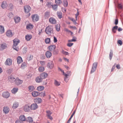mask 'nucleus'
I'll return each mask as SVG.
<instances>
[{
    "label": "nucleus",
    "mask_w": 123,
    "mask_h": 123,
    "mask_svg": "<svg viewBox=\"0 0 123 123\" xmlns=\"http://www.w3.org/2000/svg\"><path fill=\"white\" fill-rule=\"evenodd\" d=\"M2 96L4 98H7L10 96V94L8 92H3L2 93Z\"/></svg>",
    "instance_id": "obj_5"
},
{
    "label": "nucleus",
    "mask_w": 123,
    "mask_h": 123,
    "mask_svg": "<svg viewBox=\"0 0 123 123\" xmlns=\"http://www.w3.org/2000/svg\"><path fill=\"white\" fill-rule=\"evenodd\" d=\"M53 51H54L53 53V54L56 55L58 53V51L57 50H54Z\"/></svg>",
    "instance_id": "obj_55"
},
{
    "label": "nucleus",
    "mask_w": 123,
    "mask_h": 123,
    "mask_svg": "<svg viewBox=\"0 0 123 123\" xmlns=\"http://www.w3.org/2000/svg\"><path fill=\"white\" fill-rule=\"evenodd\" d=\"M31 10V8L29 6H24V10L25 13H29Z\"/></svg>",
    "instance_id": "obj_6"
},
{
    "label": "nucleus",
    "mask_w": 123,
    "mask_h": 123,
    "mask_svg": "<svg viewBox=\"0 0 123 123\" xmlns=\"http://www.w3.org/2000/svg\"><path fill=\"white\" fill-rule=\"evenodd\" d=\"M45 32L46 33L49 35H50L52 33H53V30L52 26H48L46 28Z\"/></svg>",
    "instance_id": "obj_2"
},
{
    "label": "nucleus",
    "mask_w": 123,
    "mask_h": 123,
    "mask_svg": "<svg viewBox=\"0 0 123 123\" xmlns=\"http://www.w3.org/2000/svg\"><path fill=\"white\" fill-rule=\"evenodd\" d=\"M44 68L43 67H39L38 68V71L39 72H42L44 71Z\"/></svg>",
    "instance_id": "obj_43"
},
{
    "label": "nucleus",
    "mask_w": 123,
    "mask_h": 123,
    "mask_svg": "<svg viewBox=\"0 0 123 123\" xmlns=\"http://www.w3.org/2000/svg\"><path fill=\"white\" fill-rule=\"evenodd\" d=\"M32 37V36L31 35H27L25 37V39L27 41H29Z\"/></svg>",
    "instance_id": "obj_27"
},
{
    "label": "nucleus",
    "mask_w": 123,
    "mask_h": 123,
    "mask_svg": "<svg viewBox=\"0 0 123 123\" xmlns=\"http://www.w3.org/2000/svg\"><path fill=\"white\" fill-rule=\"evenodd\" d=\"M13 48L14 49L18 51L19 50V48L17 45L19 43L20 41L18 39L15 38L13 40Z\"/></svg>",
    "instance_id": "obj_1"
},
{
    "label": "nucleus",
    "mask_w": 123,
    "mask_h": 123,
    "mask_svg": "<svg viewBox=\"0 0 123 123\" xmlns=\"http://www.w3.org/2000/svg\"><path fill=\"white\" fill-rule=\"evenodd\" d=\"M33 57V56L31 55H28L27 56V60L29 61L32 59Z\"/></svg>",
    "instance_id": "obj_32"
},
{
    "label": "nucleus",
    "mask_w": 123,
    "mask_h": 123,
    "mask_svg": "<svg viewBox=\"0 0 123 123\" xmlns=\"http://www.w3.org/2000/svg\"><path fill=\"white\" fill-rule=\"evenodd\" d=\"M96 68H92L90 72L91 74H92L96 70Z\"/></svg>",
    "instance_id": "obj_52"
},
{
    "label": "nucleus",
    "mask_w": 123,
    "mask_h": 123,
    "mask_svg": "<svg viewBox=\"0 0 123 123\" xmlns=\"http://www.w3.org/2000/svg\"><path fill=\"white\" fill-rule=\"evenodd\" d=\"M26 121L29 123H32L33 122V120L31 117H28L26 118Z\"/></svg>",
    "instance_id": "obj_40"
},
{
    "label": "nucleus",
    "mask_w": 123,
    "mask_h": 123,
    "mask_svg": "<svg viewBox=\"0 0 123 123\" xmlns=\"http://www.w3.org/2000/svg\"><path fill=\"white\" fill-rule=\"evenodd\" d=\"M28 89L29 91L31 92L34 90L35 88L33 86H28Z\"/></svg>",
    "instance_id": "obj_36"
},
{
    "label": "nucleus",
    "mask_w": 123,
    "mask_h": 123,
    "mask_svg": "<svg viewBox=\"0 0 123 123\" xmlns=\"http://www.w3.org/2000/svg\"><path fill=\"white\" fill-rule=\"evenodd\" d=\"M35 102L39 104L41 103L42 101L41 99L39 98H37L34 99Z\"/></svg>",
    "instance_id": "obj_17"
},
{
    "label": "nucleus",
    "mask_w": 123,
    "mask_h": 123,
    "mask_svg": "<svg viewBox=\"0 0 123 123\" xmlns=\"http://www.w3.org/2000/svg\"><path fill=\"white\" fill-rule=\"evenodd\" d=\"M45 92H42L41 93V96L43 97H44L45 96Z\"/></svg>",
    "instance_id": "obj_57"
},
{
    "label": "nucleus",
    "mask_w": 123,
    "mask_h": 123,
    "mask_svg": "<svg viewBox=\"0 0 123 123\" xmlns=\"http://www.w3.org/2000/svg\"><path fill=\"white\" fill-rule=\"evenodd\" d=\"M55 48V46L54 45H52L49 46L48 48L49 50L51 51H53Z\"/></svg>",
    "instance_id": "obj_21"
},
{
    "label": "nucleus",
    "mask_w": 123,
    "mask_h": 123,
    "mask_svg": "<svg viewBox=\"0 0 123 123\" xmlns=\"http://www.w3.org/2000/svg\"><path fill=\"white\" fill-rule=\"evenodd\" d=\"M62 53L66 55H68V52L64 51H62Z\"/></svg>",
    "instance_id": "obj_60"
},
{
    "label": "nucleus",
    "mask_w": 123,
    "mask_h": 123,
    "mask_svg": "<svg viewBox=\"0 0 123 123\" xmlns=\"http://www.w3.org/2000/svg\"><path fill=\"white\" fill-rule=\"evenodd\" d=\"M42 80V79L40 76L37 77L35 80L36 82L37 83L41 82Z\"/></svg>",
    "instance_id": "obj_26"
},
{
    "label": "nucleus",
    "mask_w": 123,
    "mask_h": 123,
    "mask_svg": "<svg viewBox=\"0 0 123 123\" xmlns=\"http://www.w3.org/2000/svg\"><path fill=\"white\" fill-rule=\"evenodd\" d=\"M52 7L53 10L55 11H57L58 8V5H57L56 4L53 5Z\"/></svg>",
    "instance_id": "obj_35"
},
{
    "label": "nucleus",
    "mask_w": 123,
    "mask_h": 123,
    "mask_svg": "<svg viewBox=\"0 0 123 123\" xmlns=\"http://www.w3.org/2000/svg\"><path fill=\"white\" fill-rule=\"evenodd\" d=\"M45 42L46 43H49L50 42V39L49 38H46L45 40Z\"/></svg>",
    "instance_id": "obj_50"
},
{
    "label": "nucleus",
    "mask_w": 123,
    "mask_h": 123,
    "mask_svg": "<svg viewBox=\"0 0 123 123\" xmlns=\"http://www.w3.org/2000/svg\"><path fill=\"white\" fill-rule=\"evenodd\" d=\"M55 2L57 5L61 4L62 2L61 0H55Z\"/></svg>",
    "instance_id": "obj_42"
},
{
    "label": "nucleus",
    "mask_w": 123,
    "mask_h": 123,
    "mask_svg": "<svg viewBox=\"0 0 123 123\" xmlns=\"http://www.w3.org/2000/svg\"><path fill=\"white\" fill-rule=\"evenodd\" d=\"M26 66V63L25 62H23L22 64L21 68L22 69H24L25 68Z\"/></svg>",
    "instance_id": "obj_48"
},
{
    "label": "nucleus",
    "mask_w": 123,
    "mask_h": 123,
    "mask_svg": "<svg viewBox=\"0 0 123 123\" xmlns=\"http://www.w3.org/2000/svg\"><path fill=\"white\" fill-rule=\"evenodd\" d=\"M55 29L56 30L58 31H59L60 29V26L59 24H57L55 26Z\"/></svg>",
    "instance_id": "obj_41"
},
{
    "label": "nucleus",
    "mask_w": 123,
    "mask_h": 123,
    "mask_svg": "<svg viewBox=\"0 0 123 123\" xmlns=\"http://www.w3.org/2000/svg\"><path fill=\"white\" fill-rule=\"evenodd\" d=\"M50 16V12H47L44 13V17L46 18H48Z\"/></svg>",
    "instance_id": "obj_33"
},
{
    "label": "nucleus",
    "mask_w": 123,
    "mask_h": 123,
    "mask_svg": "<svg viewBox=\"0 0 123 123\" xmlns=\"http://www.w3.org/2000/svg\"><path fill=\"white\" fill-rule=\"evenodd\" d=\"M68 3L67 0H65L64 2V5L65 7H67L68 6Z\"/></svg>",
    "instance_id": "obj_51"
},
{
    "label": "nucleus",
    "mask_w": 123,
    "mask_h": 123,
    "mask_svg": "<svg viewBox=\"0 0 123 123\" xmlns=\"http://www.w3.org/2000/svg\"><path fill=\"white\" fill-rule=\"evenodd\" d=\"M40 63L41 65L42 66L45 65L46 63L45 61H41L40 62Z\"/></svg>",
    "instance_id": "obj_54"
},
{
    "label": "nucleus",
    "mask_w": 123,
    "mask_h": 123,
    "mask_svg": "<svg viewBox=\"0 0 123 123\" xmlns=\"http://www.w3.org/2000/svg\"><path fill=\"white\" fill-rule=\"evenodd\" d=\"M57 40L55 36L54 37V43H56L57 42Z\"/></svg>",
    "instance_id": "obj_59"
},
{
    "label": "nucleus",
    "mask_w": 123,
    "mask_h": 123,
    "mask_svg": "<svg viewBox=\"0 0 123 123\" xmlns=\"http://www.w3.org/2000/svg\"><path fill=\"white\" fill-rule=\"evenodd\" d=\"M118 26H115L112 29V32L114 33L116 32V30L117 29Z\"/></svg>",
    "instance_id": "obj_38"
},
{
    "label": "nucleus",
    "mask_w": 123,
    "mask_h": 123,
    "mask_svg": "<svg viewBox=\"0 0 123 123\" xmlns=\"http://www.w3.org/2000/svg\"><path fill=\"white\" fill-rule=\"evenodd\" d=\"M23 82V80L19 79L18 78H17L16 79L15 84L17 85L18 86L21 84Z\"/></svg>",
    "instance_id": "obj_8"
},
{
    "label": "nucleus",
    "mask_w": 123,
    "mask_h": 123,
    "mask_svg": "<svg viewBox=\"0 0 123 123\" xmlns=\"http://www.w3.org/2000/svg\"><path fill=\"white\" fill-rule=\"evenodd\" d=\"M73 44V43H69L67 44V45L69 47H71Z\"/></svg>",
    "instance_id": "obj_56"
},
{
    "label": "nucleus",
    "mask_w": 123,
    "mask_h": 123,
    "mask_svg": "<svg viewBox=\"0 0 123 123\" xmlns=\"http://www.w3.org/2000/svg\"><path fill=\"white\" fill-rule=\"evenodd\" d=\"M23 62V60L21 57L18 56L17 58V62L18 64H20Z\"/></svg>",
    "instance_id": "obj_29"
},
{
    "label": "nucleus",
    "mask_w": 123,
    "mask_h": 123,
    "mask_svg": "<svg viewBox=\"0 0 123 123\" xmlns=\"http://www.w3.org/2000/svg\"><path fill=\"white\" fill-rule=\"evenodd\" d=\"M18 106L19 104L18 102H14L13 104L12 108L14 109H15L18 107Z\"/></svg>",
    "instance_id": "obj_22"
},
{
    "label": "nucleus",
    "mask_w": 123,
    "mask_h": 123,
    "mask_svg": "<svg viewBox=\"0 0 123 123\" xmlns=\"http://www.w3.org/2000/svg\"><path fill=\"white\" fill-rule=\"evenodd\" d=\"M47 67L49 68L50 69H52L54 66V63L53 62L51 61H49L48 63Z\"/></svg>",
    "instance_id": "obj_11"
},
{
    "label": "nucleus",
    "mask_w": 123,
    "mask_h": 123,
    "mask_svg": "<svg viewBox=\"0 0 123 123\" xmlns=\"http://www.w3.org/2000/svg\"><path fill=\"white\" fill-rule=\"evenodd\" d=\"M8 80L9 81L12 83H15L16 79L12 76H9L8 77Z\"/></svg>",
    "instance_id": "obj_15"
},
{
    "label": "nucleus",
    "mask_w": 123,
    "mask_h": 123,
    "mask_svg": "<svg viewBox=\"0 0 123 123\" xmlns=\"http://www.w3.org/2000/svg\"><path fill=\"white\" fill-rule=\"evenodd\" d=\"M54 83L55 85L57 86H58L60 85V82H58L56 80H55Z\"/></svg>",
    "instance_id": "obj_44"
},
{
    "label": "nucleus",
    "mask_w": 123,
    "mask_h": 123,
    "mask_svg": "<svg viewBox=\"0 0 123 123\" xmlns=\"http://www.w3.org/2000/svg\"><path fill=\"white\" fill-rule=\"evenodd\" d=\"M68 18L70 20L73 21L74 23L75 24H77V23L76 22L75 20H74V18H70V17H69Z\"/></svg>",
    "instance_id": "obj_49"
},
{
    "label": "nucleus",
    "mask_w": 123,
    "mask_h": 123,
    "mask_svg": "<svg viewBox=\"0 0 123 123\" xmlns=\"http://www.w3.org/2000/svg\"><path fill=\"white\" fill-rule=\"evenodd\" d=\"M33 25L31 24L27 25H26V28L28 30L31 29L33 28Z\"/></svg>",
    "instance_id": "obj_28"
},
{
    "label": "nucleus",
    "mask_w": 123,
    "mask_h": 123,
    "mask_svg": "<svg viewBox=\"0 0 123 123\" xmlns=\"http://www.w3.org/2000/svg\"><path fill=\"white\" fill-rule=\"evenodd\" d=\"M44 89V87L42 86H40L38 87L37 88V90L39 91H40L43 90Z\"/></svg>",
    "instance_id": "obj_39"
},
{
    "label": "nucleus",
    "mask_w": 123,
    "mask_h": 123,
    "mask_svg": "<svg viewBox=\"0 0 123 123\" xmlns=\"http://www.w3.org/2000/svg\"><path fill=\"white\" fill-rule=\"evenodd\" d=\"M10 109L7 106H5L3 107V111L4 113L5 114H8L9 111Z\"/></svg>",
    "instance_id": "obj_9"
},
{
    "label": "nucleus",
    "mask_w": 123,
    "mask_h": 123,
    "mask_svg": "<svg viewBox=\"0 0 123 123\" xmlns=\"http://www.w3.org/2000/svg\"><path fill=\"white\" fill-rule=\"evenodd\" d=\"M97 62H95L93 63L92 68L97 69Z\"/></svg>",
    "instance_id": "obj_45"
},
{
    "label": "nucleus",
    "mask_w": 123,
    "mask_h": 123,
    "mask_svg": "<svg viewBox=\"0 0 123 123\" xmlns=\"http://www.w3.org/2000/svg\"><path fill=\"white\" fill-rule=\"evenodd\" d=\"M12 60L10 58L7 59L6 62L5 64L6 65H8L10 66L12 64Z\"/></svg>",
    "instance_id": "obj_10"
},
{
    "label": "nucleus",
    "mask_w": 123,
    "mask_h": 123,
    "mask_svg": "<svg viewBox=\"0 0 123 123\" xmlns=\"http://www.w3.org/2000/svg\"><path fill=\"white\" fill-rule=\"evenodd\" d=\"M15 123H23V122H21L20 120H17L16 121Z\"/></svg>",
    "instance_id": "obj_64"
},
{
    "label": "nucleus",
    "mask_w": 123,
    "mask_h": 123,
    "mask_svg": "<svg viewBox=\"0 0 123 123\" xmlns=\"http://www.w3.org/2000/svg\"><path fill=\"white\" fill-rule=\"evenodd\" d=\"M46 113H47V116L49 115H51V114L52 113V112H51L49 111H47Z\"/></svg>",
    "instance_id": "obj_53"
},
{
    "label": "nucleus",
    "mask_w": 123,
    "mask_h": 123,
    "mask_svg": "<svg viewBox=\"0 0 123 123\" xmlns=\"http://www.w3.org/2000/svg\"><path fill=\"white\" fill-rule=\"evenodd\" d=\"M7 47L6 44L5 43H3L0 45V50H3L6 48Z\"/></svg>",
    "instance_id": "obj_18"
},
{
    "label": "nucleus",
    "mask_w": 123,
    "mask_h": 123,
    "mask_svg": "<svg viewBox=\"0 0 123 123\" xmlns=\"http://www.w3.org/2000/svg\"><path fill=\"white\" fill-rule=\"evenodd\" d=\"M5 30L3 26L0 25V34H2L4 32Z\"/></svg>",
    "instance_id": "obj_30"
},
{
    "label": "nucleus",
    "mask_w": 123,
    "mask_h": 123,
    "mask_svg": "<svg viewBox=\"0 0 123 123\" xmlns=\"http://www.w3.org/2000/svg\"><path fill=\"white\" fill-rule=\"evenodd\" d=\"M32 18L33 21L34 22H36L38 20L39 17L37 14H34L32 15Z\"/></svg>",
    "instance_id": "obj_3"
},
{
    "label": "nucleus",
    "mask_w": 123,
    "mask_h": 123,
    "mask_svg": "<svg viewBox=\"0 0 123 123\" xmlns=\"http://www.w3.org/2000/svg\"><path fill=\"white\" fill-rule=\"evenodd\" d=\"M97 62H95L93 63L92 68L97 69Z\"/></svg>",
    "instance_id": "obj_46"
},
{
    "label": "nucleus",
    "mask_w": 123,
    "mask_h": 123,
    "mask_svg": "<svg viewBox=\"0 0 123 123\" xmlns=\"http://www.w3.org/2000/svg\"><path fill=\"white\" fill-rule=\"evenodd\" d=\"M19 119L22 122L23 121H25L26 120V118L25 116L23 115H21L19 117Z\"/></svg>",
    "instance_id": "obj_24"
},
{
    "label": "nucleus",
    "mask_w": 123,
    "mask_h": 123,
    "mask_svg": "<svg viewBox=\"0 0 123 123\" xmlns=\"http://www.w3.org/2000/svg\"><path fill=\"white\" fill-rule=\"evenodd\" d=\"M14 20L16 23H17L19 22L20 21V18L19 17L16 16L14 17Z\"/></svg>",
    "instance_id": "obj_25"
},
{
    "label": "nucleus",
    "mask_w": 123,
    "mask_h": 123,
    "mask_svg": "<svg viewBox=\"0 0 123 123\" xmlns=\"http://www.w3.org/2000/svg\"><path fill=\"white\" fill-rule=\"evenodd\" d=\"M14 8V6L12 3H10L8 5L7 8V9L10 11H12Z\"/></svg>",
    "instance_id": "obj_12"
},
{
    "label": "nucleus",
    "mask_w": 123,
    "mask_h": 123,
    "mask_svg": "<svg viewBox=\"0 0 123 123\" xmlns=\"http://www.w3.org/2000/svg\"><path fill=\"white\" fill-rule=\"evenodd\" d=\"M8 5L6 1H4L2 3L1 7L3 9H5L7 8Z\"/></svg>",
    "instance_id": "obj_13"
},
{
    "label": "nucleus",
    "mask_w": 123,
    "mask_h": 123,
    "mask_svg": "<svg viewBox=\"0 0 123 123\" xmlns=\"http://www.w3.org/2000/svg\"><path fill=\"white\" fill-rule=\"evenodd\" d=\"M38 107V105L36 103L32 104L30 106V109L32 110H34L36 109Z\"/></svg>",
    "instance_id": "obj_7"
},
{
    "label": "nucleus",
    "mask_w": 123,
    "mask_h": 123,
    "mask_svg": "<svg viewBox=\"0 0 123 123\" xmlns=\"http://www.w3.org/2000/svg\"><path fill=\"white\" fill-rule=\"evenodd\" d=\"M6 35L7 37H12L13 34L12 33L11 30H9L6 31Z\"/></svg>",
    "instance_id": "obj_4"
},
{
    "label": "nucleus",
    "mask_w": 123,
    "mask_h": 123,
    "mask_svg": "<svg viewBox=\"0 0 123 123\" xmlns=\"http://www.w3.org/2000/svg\"><path fill=\"white\" fill-rule=\"evenodd\" d=\"M113 55V52L111 50L110 52L109 55V56L110 60H111L112 58Z\"/></svg>",
    "instance_id": "obj_47"
},
{
    "label": "nucleus",
    "mask_w": 123,
    "mask_h": 123,
    "mask_svg": "<svg viewBox=\"0 0 123 123\" xmlns=\"http://www.w3.org/2000/svg\"><path fill=\"white\" fill-rule=\"evenodd\" d=\"M118 19H116L115 20V24L116 25H117L118 24Z\"/></svg>",
    "instance_id": "obj_63"
},
{
    "label": "nucleus",
    "mask_w": 123,
    "mask_h": 123,
    "mask_svg": "<svg viewBox=\"0 0 123 123\" xmlns=\"http://www.w3.org/2000/svg\"><path fill=\"white\" fill-rule=\"evenodd\" d=\"M30 107L28 105H26L23 107V109L25 112H29Z\"/></svg>",
    "instance_id": "obj_16"
},
{
    "label": "nucleus",
    "mask_w": 123,
    "mask_h": 123,
    "mask_svg": "<svg viewBox=\"0 0 123 123\" xmlns=\"http://www.w3.org/2000/svg\"><path fill=\"white\" fill-rule=\"evenodd\" d=\"M117 43L119 44L120 45H122V42L121 40H119L118 41Z\"/></svg>",
    "instance_id": "obj_58"
},
{
    "label": "nucleus",
    "mask_w": 123,
    "mask_h": 123,
    "mask_svg": "<svg viewBox=\"0 0 123 123\" xmlns=\"http://www.w3.org/2000/svg\"><path fill=\"white\" fill-rule=\"evenodd\" d=\"M53 3L52 2H47L46 5L49 8H51L52 6Z\"/></svg>",
    "instance_id": "obj_37"
},
{
    "label": "nucleus",
    "mask_w": 123,
    "mask_h": 123,
    "mask_svg": "<svg viewBox=\"0 0 123 123\" xmlns=\"http://www.w3.org/2000/svg\"><path fill=\"white\" fill-rule=\"evenodd\" d=\"M115 64H115L113 66L112 68L111 69V71H112L115 68Z\"/></svg>",
    "instance_id": "obj_61"
},
{
    "label": "nucleus",
    "mask_w": 123,
    "mask_h": 123,
    "mask_svg": "<svg viewBox=\"0 0 123 123\" xmlns=\"http://www.w3.org/2000/svg\"><path fill=\"white\" fill-rule=\"evenodd\" d=\"M57 15L58 18L61 19L62 17V12H57Z\"/></svg>",
    "instance_id": "obj_31"
},
{
    "label": "nucleus",
    "mask_w": 123,
    "mask_h": 123,
    "mask_svg": "<svg viewBox=\"0 0 123 123\" xmlns=\"http://www.w3.org/2000/svg\"><path fill=\"white\" fill-rule=\"evenodd\" d=\"M40 94L39 92H38L33 91L32 92V96L34 97L37 96Z\"/></svg>",
    "instance_id": "obj_20"
},
{
    "label": "nucleus",
    "mask_w": 123,
    "mask_h": 123,
    "mask_svg": "<svg viewBox=\"0 0 123 123\" xmlns=\"http://www.w3.org/2000/svg\"><path fill=\"white\" fill-rule=\"evenodd\" d=\"M45 54L47 58H50L52 55V53L49 51H47L46 52Z\"/></svg>",
    "instance_id": "obj_19"
},
{
    "label": "nucleus",
    "mask_w": 123,
    "mask_h": 123,
    "mask_svg": "<svg viewBox=\"0 0 123 123\" xmlns=\"http://www.w3.org/2000/svg\"><path fill=\"white\" fill-rule=\"evenodd\" d=\"M12 13H10L8 14L7 16L9 17H10L12 16Z\"/></svg>",
    "instance_id": "obj_62"
},
{
    "label": "nucleus",
    "mask_w": 123,
    "mask_h": 123,
    "mask_svg": "<svg viewBox=\"0 0 123 123\" xmlns=\"http://www.w3.org/2000/svg\"><path fill=\"white\" fill-rule=\"evenodd\" d=\"M18 90L17 88H14L11 90L13 94H15L17 92Z\"/></svg>",
    "instance_id": "obj_34"
},
{
    "label": "nucleus",
    "mask_w": 123,
    "mask_h": 123,
    "mask_svg": "<svg viewBox=\"0 0 123 123\" xmlns=\"http://www.w3.org/2000/svg\"><path fill=\"white\" fill-rule=\"evenodd\" d=\"M49 22L50 24H55L56 23V21L55 19L52 17L50 18L49 19Z\"/></svg>",
    "instance_id": "obj_14"
},
{
    "label": "nucleus",
    "mask_w": 123,
    "mask_h": 123,
    "mask_svg": "<svg viewBox=\"0 0 123 123\" xmlns=\"http://www.w3.org/2000/svg\"><path fill=\"white\" fill-rule=\"evenodd\" d=\"M48 76V74L45 73H42L40 75L41 77L43 79H45Z\"/></svg>",
    "instance_id": "obj_23"
}]
</instances>
